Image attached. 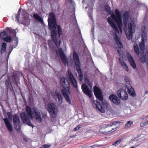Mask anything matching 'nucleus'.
<instances>
[{
    "mask_svg": "<svg viewBox=\"0 0 148 148\" xmlns=\"http://www.w3.org/2000/svg\"><path fill=\"white\" fill-rule=\"evenodd\" d=\"M6 31L7 32H8L9 34H11L14 35L16 34V31L14 29H11L9 27L7 28Z\"/></svg>",
    "mask_w": 148,
    "mask_h": 148,
    "instance_id": "nucleus-32",
    "label": "nucleus"
},
{
    "mask_svg": "<svg viewBox=\"0 0 148 148\" xmlns=\"http://www.w3.org/2000/svg\"><path fill=\"white\" fill-rule=\"evenodd\" d=\"M139 46L140 49L141 51H143L145 49V42L144 38H142V42L139 44Z\"/></svg>",
    "mask_w": 148,
    "mask_h": 148,
    "instance_id": "nucleus-30",
    "label": "nucleus"
},
{
    "mask_svg": "<svg viewBox=\"0 0 148 148\" xmlns=\"http://www.w3.org/2000/svg\"><path fill=\"white\" fill-rule=\"evenodd\" d=\"M48 22L49 29L52 30L51 32V37L53 42L55 44L57 47L60 46L61 42V40H59L58 43L57 36L58 34L56 30L57 26V21L55 16L53 12L49 13V16L48 18Z\"/></svg>",
    "mask_w": 148,
    "mask_h": 148,
    "instance_id": "nucleus-1",
    "label": "nucleus"
},
{
    "mask_svg": "<svg viewBox=\"0 0 148 148\" xmlns=\"http://www.w3.org/2000/svg\"><path fill=\"white\" fill-rule=\"evenodd\" d=\"M113 37L116 42V45L118 47V48H123V45L118 35L116 33H114L113 35Z\"/></svg>",
    "mask_w": 148,
    "mask_h": 148,
    "instance_id": "nucleus-15",
    "label": "nucleus"
},
{
    "mask_svg": "<svg viewBox=\"0 0 148 148\" xmlns=\"http://www.w3.org/2000/svg\"><path fill=\"white\" fill-rule=\"evenodd\" d=\"M128 60L132 67L134 69H136V64L133 57L131 55H130L128 56Z\"/></svg>",
    "mask_w": 148,
    "mask_h": 148,
    "instance_id": "nucleus-20",
    "label": "nucleus"
},
{
    "mask_svg": "<svg viewBox=\"0 0 148 148\" xmlns=\"http://www.w3.org/2000/svg\"><path fill=\"white\" fill-rule=\"evenodd\" d=\"M145 93L146 94L148 93V90H147L145 91Z\"/></svg>",
    "mask_w": 148,
    "mask_h": 148,
    "instance_id": "nucleus-56",
    "label": "nucleus"
},
{
    "mask_svg": "<svg viewBox=\"0 0 148 148\" xmlns=\"http://www.w3.org/2000/svg\"><path fill=\"white\" fill-rule=\"evenodd\" d=\"M13 117L14 128L17 131L19 132L21 130V126L19 118L16 114L14 115Z\"/></svg>",
    "mask_w": 148,
    "mask_h": 148,
    "instance_id": "nucleus-8",
    "label": "nucleus"
},
{
    "mask_svg": "<svg viewBox=\"0 0 148 148\" xmlns=\"http://www.w3.org/2000/svg\"><path fill=\"white\" fill-rule=\"evenodd\" d=\"M93 92L97 98L100 101L103 100L102 91L100 89L96 86L93 87Z\"/></svg>",
    "mask_w": 148,
    "mask_h": 148,
    "instance_id": "nucleus-10",
    "label": "nucleus"
},
{
    "mask_svg": "<svg viewBox=\"0 0 148 148\" xmlns=\"http://www.w3.org/2000/svg\"><path fill=\"white\" fill-rule=\"evenodd\" d=\"M118 96L122 100H126L128 99L127 94L124 89H121L117 92Z\"/></svg>",
    "mask_w": 148,
    "mask_h": 148,
    "instance_id": "nucleus-12",
    "label": "nucleus"
},
{
    "mask_svg": "<svg viewBox=\"0 0 148 148\" xmlns=\"http://www.w3.org/2000/svg\"><path fill=\"white\" fill-rule=\"evenodd\" d=\"M33 16L34 18L41 23H43V19L38 14L36 13L34 14Z\"/></svg>",
    "mask_w": 148,
    "mask_h": 148,
    "instance_id": "nucleus-28",
    "label": "nucleus"
},
{
    "mask_svg": "<svg viewBox=\"0 0 148 148\" xmlns=\"http://www.w3.org/2000/svg\"><path fill=\"white\" fill-rule=\"evenodd\" d=\"M8 117H10V116H11L10 113L9 112L8 113Z\"/></svg>",
    "mask_w": 148,
    "mask_h": 148,
    "instance_id": "nucleus-53",
    "label": "nucleus"
},
{
    "mask_svg": "<svg viewBox=\"0 0 148 148\" xmlns=\"http://www.w3.org/2000/svg\"><path fill=\"white\" fill-rule=\"evenodd\" d=\"M140 56L141 57H140V61L143 63H145L146 60V55L144 54L143 52H141L140 53Z\"/></svg>",
    "mask_w": 148,
    "mask_h": 148,
    "instance_id": "nucleus-25",
    "label": "nucleus"
},
{
    "mask_svg": "<svg viewBox=\"0 0 148 148\" xmlns=\"http://www.w3.org/2000/svg\"><path fill=\"white\" fill-rule=\"evenodd\" d=\"M115 12L116 15L113 12L111 13V17L113 20L114 21H116V20L117 21L122 20L121 15L119 10L117 9H116Z\"/></svg>",
    "mask_w": 148,
    "mask_h": 148,
    "instance_id": "nucleus-14",
    "label": "nucleus"
},
{
    "mask_svg": "<svg viewBox=\"0 0 148 148\" xmlns=\"http://www.w3.org/2000/svg\"><path fill=\"white\" fill-rule=\"evenodd\" d=\"M20 13H17L15 15L16 18V20H17V21H19V19L20 17Z\"/></svg>",
    "mask_w": 148,
    "mask_h": 148,
    "instance_id": "nucleus-43",
    "label": "nucleus"
},
{
    "mask_svg": "<svg viewBox=\"0 0 148 148\" xmlns=\"http://www.w3.org/2000/svg\"><path fill=\"white\" fill-rule=\"evenodd\" d=\"M101 103L97 101H94L93 102V106L97 110L102 113L105 112V108H107L108 106V103L106 101L103 100L101 101Z\"/></svg>",
    "mask_w": 148,
    "mask_h": 148,
    "instance_id": "nucleus-5",
    "label": "nucleus"
},
{
    "mask_svg": "<svg viewBox=\"0 0 148 148\" xmlns=\"http://www.w3.org/2000/svg\"><path fill=\"white\" fill-rule=\"evenodd\" d=\"M123 140L122 138L118 139L116 141L113 143L112 144V145H117L120 144L121 141Z\"/></svg>",
    "mask_w": 148,
    "mask_h": 148,
    "instance_id": "nucleus-35",
    "label": "nucleus"
},
{
    "mask_svg": "<svg viewBox=\"0 0 148 148\" xmlns=\"http://www.w3.org/2000/svg\"><path fill=\"white\" fill-rule=\"evenodd\" d=\"M129 17V12L126 11L125 12L123 16V22L124 24V29L125 30V28L127 30L128 32L126 33V31H125L126 34L127 38L129 40L132 38L133 33V28H134L135 26L131 23H129L128 24V29L127 28V23L128 18Z\"/></svg>",
    "mask_w": 148,
    "mask_h": 148,
    "instance_id": "nucleus-3",
    "label": "nucleus"
},
{
    "mask_svg": "<svg viewBox=\"0 0 148 148\" xmlns=\"http://www.w3.org/2000/svg\"><path fill=\"white\" fill-rule=\"evenodd\" d=\"M60 83L64 89L61 90V92L66 101L70 104H72L69 95L71 93L70 89V84L69 81L65 77L60 78Z\"/></svg>",
    "mask_w": 148,
    "mask_h": 148,
    "instance_id": "nucleus-2",
    "label": "nucleus"
},
{
    "mask_svg": "<svg viewBox=\"0 0 148 148\" xmlns=\"http://www.w3.org/2000/svg\"><path fill=\"white\" fill-rule=\"evenodd\" d=\"M20 116L22 121L24 123L27 124L28 125L32 127H34L33 125L31 122L30 120V118L29 117L25 112H22L20 114Z\"/></svg>",
    "mask_w": 148,
    "mask_h": 148,
    "instance_id": "nucleus-9",
    "label": "nucleus"
},
{
    "mask_svg": "<svg viewBox=\"0 0 148 148\" xmlns=\"http://www.w3.org/2000/svg\"><path fill=\"white\" fill-rule=\"evenodd\" d=\"M91 18H92V16H91Z\"/></svg>",
    "mask_w": 148,
    "mask_h": 148,
    "instance_id": "nucleus-58",
    "label": "nucleus"
},
{
    "mask_svg": "<svg viewBox=\"0 0 148 148\" xmlns=\"http://www.w3.org/2000/svg\"><path fill=\"white\" fill-rule=\"evenodd\" d=\"M21 8H20L18 10V13H19L20 14V13L21 12Z\"/></svg>",
    "mask_w": 148,
    "mask_h": 148,
    "instance_id": "nucleus-54",
    "label": "nucleus"
},
{
    "mask_svg": "<svg viewBox=\"0 0 148 148\" xmlns=\"http://www.w3.org/2000/svg\"><path fill=\"white\" fill-rule=\"evenodd\" d=\"M17 43H18V42H17V43L16 44V45L15 46H14V45H12L11 46L12 47V48H15V47H16L17 46Z\"/></svg>",
    "mask_w": 148,
    "mask_h": 148,
    "instance_id": "nucleus-49",
    "label": "nucleus"
},
{
    "mask_svg": "<svg viewBox=\"0 0 148 148\" xmlns=\"http://www.w3.org/2000/svg\"><path fill=\"white\" fill-rule=\"evenodd\" d=\"M107 21L108 23L110 25L111 27L114 29V31L117 33L119 34V30L113 21L112 19L108 17L107 18Z\"/></svg>",
    "mask_w": 148,
    "mask_h": 148,
    "instance_id": "nucleus-16",
    "label": "nucleus"
},
{
    "mask_svg": "<svg viewBox=\"0 0 148 148\" xmlns=\"http://www.w3.org/2000/svg\"><path fill=\"white\" fill-rule=\"evenodd\" d=\"M0 35L2 36H5L7 35V34L6 32H5L4 31L3 32H1Z\"/></svg>",
    "mask_w": 148,
    "mask_h": 148,
    "instance_id": "nucleus-45",
    "label": "nucleus"
},
{
    "mask_svg": "<svg viewBox=\"0 0 148 148\" xmlns=\"http://www.w3.org/2000/svg\"><path fill=\"white\" fill-rule=\"evenodd\" d=\"M119 63L121 64V65L123 67V68L127 71H129V69L127 64L125 63L122 60H120Z\"/></svg>",
    "mask_w": 148,
    "mask_h": 148,
    "instance_id": "nucleus-26",
    "label": "nucleus"
},
{
    "mask_svg": "<svg viewBox=\"0 0 148 148\" xmlns=\"http://www.w3.org/2000/svg\"><path fill=\"white\" fill-rule=\"evenodd\" d=\"M84 82L85 84H83L81 86V88L83 92L86 95H87L89 98H91L92 96L91 93L92 90H90L88 86L90 84L88 79L86 78L84 79Z\"/></svg>",
    "mask_w": 148,
    "mask_h": 148,
    "instance_id": "nucleus-6",
    "label": "nucleus"
},
{
    "mask_svg": "<svg viewBox=\"0 0 148 148\" xmlns=\"http://www.w3.org/2000/svg\"><path fill=\"white\" fill-rule=\"evenodd\" d=\"M147 123V124H148V120L146 121Z\"/></svg>",
    "mask_w": 148,
    "mask_h": 148,
    "instance_id": "nucleus-57",
    "label": "nucleus"
},
{
    "mask_svg": "<svg viewBox=\"0 0 148 148\" xmlns=\"http://www.w3.org/2000/svg\"><path fill=\"white\" fill-rule=\"evenodd\" d=\"M109 99L116 105H119L120 103V99L116 95L112 94L109 97Z\"/></svg>",
    "mask_w": 148,
    "mask_h": 148,
    "instance_id": "nucleus-17",
    "label": "nucleus"
},
{
    "mask_svg": "<svg viewBox=\"0 0 148 148\" xmlns=\"http://www.w3.org/2000/svg\"><path fill=\"white\" fill-rule=\"evenodd\" d=\"M105 8L106 11L108 12L109 14L111 15V13H112V12L110 8V6L108 5H106L105 7Z\"/></svg>",
    "mask_w": 148,
    "mask_h": 148,
    "instance_id": "nucleus-37",
    "label": "nucleus"
},
{
    "mask_svg": "<svg viewBox=\"0 0 148 148\" xmlns=\"http://www.w3.org/2000/svg\"><path fill=\"white\" fill-rule=\"evenodd\" d=\"M88 147L87 145H84L82 147V148H88Z\"/></svg>",
    "mask_w": 148,
    "mask_h": 148,
    "instance_id": "nucleus-50",
    "label": "nucleus"
},
{
    "mask_svg": "<svg viewBox=\"0 0 148 148\" xmlns=\"http://www.w3.org/2000/svg\"><path fill=\"white\" fill-rule=\"evenodd\" d=\"M26 112L29 117L30 119H33V115L34 113L31 108L29 106H27Z\"/></svg>",
    "mask_w": 148,
    "mask_h": 148,
    "instance_id": "nucleus-21",
    "label": "nucleus"
},
{
    "mask_svg": "<svg viewBox=\"0 0 148 148\" xmlns=\"http://www.w3.org/2000/svg\"><path fill=\"white\" fill-rule=\"evenodd\" d=\"M147 125L146 121L142 122L140 123V126L141 127H143L146 125Z\"/></svg>",
    "mask_w": 148,
    "mask_h": 148,
    "instance_id": "nucleus-41",
    "label": "nucleus"
},
{
    "mask_svg": "<svg viewBox=\"0 0 148 148\" xmlns=\"http://www.w3.org/2000/svg\"><path fill=\"white\" fill-rule=\"evenodd\" d=\"M5 83H6V84H7L8 86H9V85H10V82H9V81H8L7 80H6Z\"/></svg>",
    "mask_w": 148,
    "mask_h": 148,
    "instance_id": "nucleus-48",
    "label": "nucleus"
},
{
    "mask_svg": "<svg viewBox=\"0 0 148 148\" xmlns=\"http://www.w3.org/2000/svg\"><path fill=\"white\" fill-rule=\"evenodd\" d=\"M12 39V37L11 36H6L2 38V39L4 41L7 42H10Z\"/></svg>",
    "mask_w": 148,
    "mask_h": 148,
    "instance_id": "nucleus-29",
    "label": "nucleus"
},
{
    "mask_svg": "<svg viewBox=\"0 0 148 148\" xmlns=\"http://www.w3.org/2000/svg\"><path fill=\"white\" fill-rule=\"evenodd\" d=\"M117 24L119 30L120 32H122V27L123 25V23L122 20L117 21L116 20V21H115Z\"/></svg>",
    "mask_w": 148,
    "mask_h": 148,
    "instance_id": "nucleus-27",
    "label": "nucleus"
},
{
    "mask_svg": "<svg viewBox=\"0 0 148 148\" xmlns=\"http://www.w3.org/2000/svg\"><path fill=\"white\" fill-rule=\"evenodd\" d=\"M73 58L76 69L79 74V79L81 82H82L83 79V75L80 67L79 58L77 53L75 52H74L73 53Z\"/></svg>",
    "mask_w": 148,
    "mask_h": 148,
    "instance_id": "nucleus-4",
    "label": "nucleus"
},
{
    "mask_svg": "<svg viewBox=\"0 0 148 148\" xmlns=\"http://www.w3.org/2000/svg\"><path fill=\"white\" fill-rule=\"evenodd\" d=\"M42 118L44 119H47L48 117L47 116V113H43L42 114Z\"/></svg>",
    "mask_w": 148,
    "mask_h": 148,
    "instance_id": "nucleus-44",
    "label": "nucleus"
},
{
    "mask_svg": "<svg viewBox=\"0 0 148 148\" xmlns=\"http://www.w3.org/2000/svg\"><path fill=\"white\" fill-rule=\"evenodd\" d=\"M117 53L119 54V56H120L121 54H120V52L119 50V49H117Z\"/></svg>",
    "mask_w": 148,
    "mask_h": 148,
    "instance_id": "nucleus-51",
    "label": "nucleus"
},
{
    "mask_svg": "<svg viewBox=\"0 0 148 148\" xmlns=\"http://www.w3.org/2000/svg\"><path fill=\"white\" fill-rule=\"evenodd\" d=\"M102 145H97V144H95L91 146H90V147L91 148H94L95 147H101L102 146Z\"/></svg>",
    "mask_w": 148,
    "mask_h": 148,
    "instance_id": "nucleus-42",
    "label": "nucleus"
},
{
    "mask_svg": "<svg viewBox=\"0 0 148 148\" xmlns=\"http://www.w3.org/2000/svg\"><path fill=\"white\" fill-rule=\"evenodd\" d=\"M33 111L35 114L34 117L36 119V121L38 122H41L42 121V119L40 113L36 108H33Z\"/></svg>",
    "mask_w": 148,
    "mask_h": 148,
    "instance_id": "nucleus-18",
    "label": "nucleus"
},
{
    "mask_svg": "<svg viewBox=\"0 0 148 148\" xmlns=\"http://www.w3.org/2000/svg\"><path fill=\"white\" fill-rule=\"evenodd\" d=\"M58 51L60 56L64 65L69 66L68 60L62 49V48H59Z\"/></svg>",
    "mask_w": 148,
    "mask_h": 148,
    "instance_id": "nucleus-11",
    "label": "nucleus"
},
{
    "mask_svg": "<svg viewBox=\"0 0 148 148\" xmlns=\"http://www.w3.org/2000/svg\"><path fill=\"white\" fill-rule=\"evenodd\" d=\"M67 1L70 3H71L72 1V0H67Z\"/></svg>",
    "mask_w": 148,
    "mask_h": 148,
    "instance_id": "nucleus-55",
    "label": "nucleus"
},
{
    "mask_svg": "<svg viewBox=\"0 0 148 148\" xmlns=\"http://www.w3.org/2000/svg\"><path fill=\"white\" fill-rule=\"evenodd\" d=\"M114 129L113 128H112V130H109V131H106V132H103V133H104L105 134H110L111 133H112L114 131H112L113 130H114Z\"/></svg>",
    "mask_w": 148,
    "mask_h": 148,
    "instance_id": "nucleus-40",
    "label": "nucleus"
},
{
    "mask_svg": "<svg viewBox=\"0 0 148 148\" xmlns=\"http://www.w3.org/2000/svg\"><path fill=\"white\" fill-rule=\"evenodd\" d=\"M128 90V92L129 95L132 97H134L136 95L135 92L134 88L131 86H130L127 88Z\"/></svg>",
    "mask_w": 148,
    "mask_h": 148,
    "instance_id": "nucleus-22",
    "label": "nucleus"
},
{
    "mask_svg": "<svg viewBox=\"0 0 148 148\" xmlns=\"http://www.w3.org/2000/svg\"><path fill=\"white\" fill-rule=\"evenodd\" d=\"M120 123V121H113L109 124L105 125V127L107 128L109 127L112 126L113 125H116L117 123Z\"/></svg>",
    "mask_w": 148,
    "mask_h": 148,
    "instance_id": "nucleus-34",
    "label": "nucleus"
},
{
    "mask_svg": "<svg viewBox=\"0 0 148 148\" xmlns=\"http://www.w3.org/2000/svg\"><path fill=\"white\" fill-rule=\"evenodd\" d=\"M3 120L8 130L10 132H12L13 128L10 122L8 119L6 118L3 119Z\"/></svg>",
    "mask_w": 148,
    "mask_h": 148,
    "instance_id": "nucleus-19",
    "label": "nucleus"
},
{
    "mask_svg": "<svg viewBox=\"0 0 148 148\" xmlns=\"http://www.w3.org/2000/svg\"><path fill=\"white\" fill-rule=\"evenodd\" d=\"M134 49L136 54L139 56L140 52L139 50L137 44L134 45Z\"/></svg>",
    "mask_w": 148,
    "mask_h": 148,
    "instance_id": "nucleus-33",
    "label": "nucleus"
},
{
    "mask_svg": "<svg viewBox=\"0 0 148 148\" xmlns=\"http://www.w3.org/2000/svg\"><path fill=\"white\" fill-rule=\"evenodd\" d=\"M132 124V122L131 121H127V123L125 124V127L126 128H127L130 127Z\"/></svg>",
    "mask_w": 148,
    "mask_h": 148,
    "instance_id": "nucleus-39",
    "label": "nucleus"
},
{
    "mask_svg": "<svg viewBox=\"0 0 148 148\" xmlns=\"http://www.w3.org/2000/svg\"><path fill=\"white\" fill-rule=\"evenodd\" d=\"M142 36L143 38H146L147 36V31L145 26H143L141 28Z\"/></svg>",
    "mask_w": 148,
    "mask_h": 148,
    "instance_id": "nucleus-24",
    "label": "nucleus"
},
{
    "mask_svg": "<svg viewBox=\"0 0 148 148\" xmlns=\"http://www.w3.org/2000/svg\"><path fill=\"white\" fill-rule=\"evenodd\" d=\"M47 109L51 117L54 118L56 117L58 113L57 108L54 103H48Z\"/></svg>",
    "mask_w": 148,
    "mask_h": 148,
    "instance_id": "nucleus-7",
    "label": "nucleus"
},
{
    "mask_svg": "<svg viewBox=\"0 0 148 148\" xmlns=\"http://www.w3.org/2000/svg\"><path fill=\"white\" fill-rule=\"evenodd\" d=\"M80 128V127L79 125H78L74 128V130L75 131H76L77 130H79Z\"/></svg>",
    "mask_w": 148,
    "mask_h": 148,
    "instance_id": "nucleus-47",
    "label": "nucleus"
},
{
    "mask_svg": "<svg viewBox=\"0 0 148 148\" xmlns=\"http://www.w3.org/2000/svg\"><path fill=\"white\" fill-rule=\"evenodd\" d=\"M7 44L4 42H3L1 44V48L0 49L1 54H2L5 52L6 50Z\"/></svg>",
    "mask_w": 148,
    "mask_h": 148,
    "instance_id": "nucleus-23",
    "label": "nucleus"
},
{
    "mask_svg": "<svg viewBox=\"0 0 148 148\" xmlns=\"http://www.w3.org/2000/svg\"><path fill=\"white\" fill-rule=\"evenodd\" d=\"M125 80L126 82L127 83H128V82H129V81L128 79V77H127L125 76Z\"/></svg>",
    "mask_w": 148,
    "mask_h": 148,
    "instance_id": "nucleus-46",
    "label": "nucleus"
},
{
    "mask_svg": "<svg viewBox=\"0 0 148 148\" xmlns=\"http://www.w3.org/2000/svg\"><path fill=\"white\" fill-rule=\"evenodd\" d=\"M57 29L58 32V34L59 36L62 34V30L61 26L60 25H58L57 26Z\"/></svg>",
    "mask_w": 148,
    "mask_h": 148,
    "instance_id": "nucleus-36",
    "label": "nucleus"
},
{
    "mask_svg": "<svg viewBox=\"0 0 148 148\" xmlns=\"http://www.w3.org/2000/svg\"><path fill=\"white\" fill-rule=\"evenodd\" d=\"M50 144H45L41 145L39 148H49L51 147Z\"/></svg>",
    "mask_w": 148,
    "mask_h": 148,
    "instance_id": "nucleus-38",
    "label": "nucleus"
},
{
    "mask_svg": "<svg viewBox=\"0 0 148 148\" xmlns=\"http://www.w3.org/2000/svg\"><path fill=\"white\" fill-rule=\"evenodd\" d=\"M23 140L24 141H26V142H27L28 140V139H27L26 138H23Z\"/></svg>",
    "mask_w": 148,
    "mask_h": 148,
    "instance_id": "nucleus-52",
    "label": "nucleus"
},
{
    "mask_svg": "<svg viewBox=\"0 0 148 148\" xmlns=\"http://www.w3.org/2000/svg\"><path fill=\"white\" fill-rule=\"evenodd\" d=\"M67 73L71 84L74 88H77V82L72 74L71 71L68 70Z\"/></svg>",
    "mask_w": 148,
    "mask_h": 148,
    "instance_id": "nucleus-13",
    "label": "nucleus"
},
{
    "mask_svg": "<svg viewBox=\"0 0 148 148\" xmlns=\"http://www.w3.org/2000/svg\"><path fill=\"white\" fill-rule=\"evenodd\" d=\"M58 97V101L60 102V103H61L62 102V100L63 99V97L61 94L60 92H58L56 93Z\"/></svg>",
    "mask_w": 148,
    "mask_h": 148,
    "instance_id": "nucleus-31",
    "label": "nucleus"
}]
</instances>
